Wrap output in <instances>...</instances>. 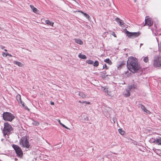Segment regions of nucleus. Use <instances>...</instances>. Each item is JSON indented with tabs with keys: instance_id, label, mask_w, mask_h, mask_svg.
I'll list each match as a JSON object with an SVG mask.
<instances>
[{
	"instance_id": "nucleus-1",
	"label": "nucleus",
	"mask_w": 161,
	"mask_h": 161,
	"mask_svg": "<svg viewBox=\"0 0 161 161\" xmlns=\"http://www.w3.org/2000/svg\"><path fill=\"white\" fill-rule=\"evenodd\" d=\"M127 66L128 69L133 73L138 72L142 69L137 59L132 56L128 58Z\"/></svg>"
},
{
	"instance_id": "nucleus-2",
	"label": "nucleus",
	"mask_w": 161,
	"mask_h": 161,
	"mask_svg": "<svg viewBox=\"0 0 161 161\" xmlns=\"http://www.w3.org/2000/svg\"><path fill=\"white\" fill-rule=\"evenodd\" d=\"M19 144L22 147H25L29 149L30 147V145L26 136H23L20 139Z\"/></svg>"
},
{
	"instance_id": "nucleus-3",
	"label": "nucleus",
	"mask_w": 161,
	"mask_h": 161,
	"mask_svg": "<svg viewBox=\"0 0 161 161\" xmlns=\"http://www.w3.org/2000/svg\"><path fill=\"white\" fill-rule=\"evenodd\" d=\"M3 115V119L6 121L11 122L15 118L14 116L9 112H4Z\"/></svg>"
},
{
	"instance_id": "nucleus-4",
	"label": "nucleus",
	"mask_w": 161,
	"mask_h": 161,
	"mask_svg": "<svg viewBox=\"0 0 161 161\" xmlns=\"http://www.w3.org/2000/svg\"><path fill=\"white\" fill-rule=\"evenodd\" d=\"M12 147L14 150L15 152L18 157L22 158L23 156V152L21 148L15 144H13Z\"/></svg>"
},
{
	"instance_id": "nucleus-5",
	"label": "nucleus",
	"mask_w": 161,
	"mask_h": 161,
	"mask_svg": "<svg viewBox=\"0 0 161 161\" xmlns=\"http://www.w3.org/2000/svg\"><path fill=\"white\" fill-rule=\"evenodd\" d=\"M12 130L13 128L8 123L6 122L4 124L3 133L4 135H8Z\"/></svg>"
},
{
	"instance_id": "nucleus-6",
	"label": "nucleus",
	"mask_w": 161,
	"mask_h": 161,
	"mask_svg": "<svg viewBox=\"0 0 161 161\" xmlns=\"http://www.w3.org/2000/svg\"><path fill=\"white\" fill-rule=\"evenodd\" d=\"M125 33L127 36L130 38H135L138 37L141 34V32L138 31L137 32H130L126 31Z\"/></svg>"
},
{
	"instance_id": "nucleus-7",
	"label": "nucleus",
	"mask_w": 161,
	"mask_h": 161,
	"mask_svg": "<svg viewBox=\"0 0 161 161\" xmlns=\"http://www.w3.org/2000/svg\"><path fill=\"white\" fill-rule=\"evenodd\" d=\"M153 65L155 67L161 68V57L157 56L155 58Z\"/></svg>"
},
{
	"instance_id": "nucleus-8",
	"label": "nucleus",
	"mask_w": 161,
	"mask_h": 161,
	"mask_svg": "<svg viewBox=\"0 0 161 161\" xmlns=\"http://www.w3.org/2000/svg\"><path fill=\"white\" fill-rule=\"evenodd\" d=\"M153 24V22L152 20V19L148 16H146L145 19V24L143 26H144L145 25H147L149 26H152Z\"/></svg>"
},
{
	"instance_id": "nucleus-9",
	"label": "nucleus",
	"mask_w": 161,
	"mask_h": 161,
	"mask_svg": "<svg viewBox=\"0 0 161 161\" xmlns=\"http://www.w3.org/2000/svg\"><path fill=\"white\" fill-rule=\"evenodd\" d=\"M150 141L155 144L161 146V137H158L155 139L152 138L150 139Z\"/></svg>"
},
{
	"instance_id": "nucleus-10",
	"label": "nucleus",
	"mask_w": 161,
	"mask_h": 161,
	"mask_svg": "<svg viewBox=\"0 0 161 161\" xmlns=\"http://www.w3.org/2000/svg\"><path fill=\"white\" fill-rule=\"evenodd\" d=\"M141 108L146 113L148 114H151V112L146 109L145 106L142 104H140Z\"/></svg>"
},
{
	"instance_id": "nucleus-11",
	"label": "nucleus",
	"mask_w": 161,
	"mask_h": 161,
	"mask_svg": "<svg viewBox=\"0 0 161 161\" xmlns=\"http://www.w3.org/2000/svg\"><path fill=\"white\" fill-rule=\"evenodd\" d=\"M115 20L120 26H122L124 25V21L119 18L117 17L115 18Z\"/></svg>"
},
{
	"instance_id": "nucleus-12",
	"label": "nucleus",
	"mask_w": 161,
	"mask_h": 161,
	"mask_svg": "<svg viewBox=\"0 0 161 161\" xmlns=\"http://www.w3.org/2000/svg\"><path fill=\"white\" fill-rule=\"evenodd\" d=\"M130 90L128 88L127 89L125 90V91L123 93L124 96L126 97H128L130 95Z\"/></svg>"
},
{
	"instance_id": "nucleus-13",
	"label": "nucleus",
	"mask_w": 161,
	"mask_h": 161,
	"mask_svg": "<svg viewBox=\"0 0 161 161\" xmlns=\"http://www.w3.org/2000/svg\"><path fill=\"white\" fill-rule=\"evenodd\" d=\"M128 88L130 90L137 89V86L136 84H133L128 86Z\"/></svg>"
},
{
	"instance_id": "nucleus-14",
	"label": "nucleus",
	"mask_w": 161,
	"mask_h": 161,
	"mask_svg": "<svg viewBox=\"0 0 161 161\" xmlns=\"http://www.w3.org/2000/svg\"><path fill=\"white\" fill-rule=\"evenodd\" d=\"M74 40L76 43L80 45H82L83 44V42L79 39H75Z\"/></svg>"
},
{
	"instance_id": "nucleus-15",
	"label": "nucleus",
	"mask_w": 161,
	"mask_h": 161,
	"mask_svg": "<svg viewBox=\"0 0 161 161\" xmlns=\"http://www.w3.org/2000/svg\"><path fill=\"white\" fill-rule=\"evenodd\" d=\"M78 12H80V13H81L82 14L84 15L85 16V17H86L88 19H89L90 18V16L88 14H87L85 13H84L82 11L80 10V11H78Z\"/></svg>"
},
{
	"instance_id": "nucleus-16",
	"label": "nucleus",
	"mask_w": 161,
	"mask_h": 161,
	"mask_svg": "<svg viewBox=\"0 0 161 161\" xmlns=\"http://www.w3.org/2000/svg\"><path fill=\"white\" fill-rule=\"evenodd\" d=\"M45 23L48 25H49L51 26H53L54 23L49 20H47L45 21Z\"/></svg>"
},
{
	"instance_id": "nucleus-17",
	"label": "nucleus",
	"mask_w": 161,
	"mask_h": 161,
	"mask_svg": "<svg viewBox=\"0 0 161 161\" xmlns=\"http://www.w3.org/2000/svg\"><path fill=\"white\" fill-rule=\"evenodd\" d=\"M16 99L19 103H22L21 96L20 95L18 94L16 96Z\"/></svg>"
},
{
	"instance_id": "nucleus-18",
	"label": "nucleus",
	"mask_w": 161,
	"mask_h": 161,
	"mask_svg": "<svg viewBox=\"0 0 161 161\" xmlns=\"http://www.w3.org/2000/svg\"><path fill=\"white\" fill-rule=\"evenodd\" d=\"M104 62L107 63L110 65H111L112 64V62L111 60H110L108 58H106V59L104 60Z\"/></svg>"
},
{
	"instance_id": "nucleus-19",
	"label": "nucleus",
	"mask_w": 161,
	"mask_h": 161,
	"mask_svg": "<svg viewBox=\"0 0 161 161\" xmlns=\"http://www.w3.org/2000/svg\"><path fill=\"white\" fill-rule=\"evenodd\" d=\"M14 63L15 64L18 65L19 66V67H22L23 65L22 64L21 62H19L14 61Z\"/></svg>"
},
{
	"instance_id": "nucleus-20",
	"label": "nucleus",
	"mask_w": 161,
	"mask_h": 161,
	"mask_svg": "<svg viewBox=\"0 0 161 161\" xmlns=\"http://www.w3.org/2000/svg\"><path fill=\"white\" fill-rule=\"evenodd\" d=\"M30 7L31 8V9L33 10V11L35 13H36V12L38 10L33 5H30Z\"/></svg>"
},
{
	"instance_id": "nucleus-21",
	"label": "nucleus",
	"mask_w": 161,
	"mask_h": 161,
	"mask_svg": "<svg viewBox=\"0 0 161 161\" xmlns=\"http://www.w3.org/2000/svg\"><path fill=\"white\" fill-rule=\"evenodd\" d=\"M79 96L81 97L82 98H85L86 97V95L82 92H79Z\"/></svg>"
},
{
	"instance_id": "nucleus-22",
	"label": "nucleus",
	"mask_w": 161,
	"mask_h": 161,
	"mask_svg": "<svg viewBox=\"0 0 161 161\" xmlns=\"http://www.w3.org/2000/svg\"><path fill=\"white\" fill-rule=\"evenodd\" d=\"M78 57L79 58L81 59H86V57L85 55H83L81 53L79 54Z\"/></svg>"
},
{
	"instance_id": "nucleus-23",
	"label": "nucleus",
	"mask_w": 161,
	"mask_h": 161,
	"mask_svg": "<svg viewBox=\"0 0 161 161\" xmlns=\"http://www.w3.org/2000/svg\"><path fill=\"white\" fill-rule=\"evenodd\" d=\"M104 92H107V94L109 95H111V94H110V92H109L108 90V88H104L103 89Z\"/></svg>"
},
{
	"instance_id": "nucleus-24",
	"label": "nucleus",
	"mask_w": 161,
	"mask_h": 161,
	"mask_svg": "<svg viewBox=\"0 0 161 161\" xmlns=\"http://www.w3.org/2000/svg\"><path fill=\"white\" fill-rule=\"evenodd\" d=\"M119 133L122 135H123L125 134V131L122 130V129H119L118 130Z\"/></svg>"
},
{
	"instance_id": "nucleus-25",
	"label": "nucleus",
	"mask_w": 161,
	"mask_h": 161,
	"mask_svg": "<svg viewBox=\"0 0 161 161\" xmlns=\"http://www.w3.org/2000/svg\"><path fill=\"white\" fill-rule=\"evenodd\" d=\"M143 61L145 63H147L149 61L148 58L147 56L143 58Z\"/></svg>"
},
{
	"instance_id": "nucleus-26",
	"label": "nucleus",
	"mask_w": 161,
	"mask_h": 161,
	"mask_svg": "<svg viewBox=\"0 0 161 161\" xmlns=\"http://www.w3.org/2000/svg\"><path fill=\"white\" fill-rule=\"evenodd\" d=\"M32 124L35 125L37 126L39 125V123L38 121L33 120L32 122Z\"/></svg>"
},
{
	"instance_id": "nucleus-27",
	"label": "nucleus",
	"mask_w": 161,
	"mask_h": 161,
	"mask_svg": "<svg viewBox=\"0 0 161 161\" xmlns=\"http://www.w3.org/2000/svg\"><path fill=\"white\" fill-rule=\"evenodd\" d=\"M86 62L88 64H93V61L92 60H88L86 61Z\"/></svg>"
},
{
	"instance_id": "nucleus-28",
	"label": "nucleus",
	"mask_w": 161,
	"mask_h": 161,
	"mask_svg": "<svg viewBox=\"0 0 161 161\" xmlns=\"http://www.w3.org/2000/svg\"><path fill=\"white\" fill-rule=\"evenodd\" d=\"M98 65H99V62L97 61H96L94 63L93 65L94 66L97 67L98 66Z\"/></svg>"
},
{
	"instance_id": "nucleus-29",
	"label": "nucleus",
	"mask_w": 161,
	"mask_h": 161,
	"mask_svg": "<svg viewBox=\"0 0 161 161\" xmlns=\"http://www.w3.org/2000/svg\"><path fill=\"white\" fill-rule=\"evenodd\" d=\"M125 64V63L124 62H123L122 63H121L118 67V68L119 69L121 68L122 66H123Z\"/></svg>"
},
{
	"instance_id": "nucleus-30",
	"label": "nucleus",
	"mask_w": 161,
	"mask_h": 161,
	"mask_svg": "<svg viewBox=\"0 0 161 161\" xmlns=\"http://www.w3.org/2000/svg\"><path fill=\"white\" fill-rule=\"evenodd\" d=\"M8 53L3 52L2 53V55L3 57H6L8 56Z\"/></svg>"
},
{
	"instance_id": "nucleus-31",
	"label": "nucleus",
	"mask_w": 161,
	"mask_h": 161,
	"mask_svg": "<svg viewBox=\"0 0 161 161\" xmlns=\"http://www.w3.org/2000/svg\"><path fill=\"white\" fill-rule=\"evenodd\" d=\"M103 69H108V67L107 65L106 64H105L103 66Z\"/></svg>"
},
{
	"instance_id": "nucleus-32",
	"label": "nucleus",
	"mask_w": 161,
	"mask_h": 161,
	"mask_svg": "<svg viewBox=\"0 0 161 161\" xmlns=\"http://www.w3.org/2000/svg\"><path fill=\"white\" fill-rule=\"evenodd\" d=\"M60 125H61L63 127H64L65 128L68 129V128L66 127V126H65L62 123H60Z\"/></svg>"
},
{
	"instance_id": "nucleus-33",
	"label": "nucleus",
	"mask_w": 161,
	"mask_h": 161,
	"mask_svg": "<svg viewBox=\"0 0 161 161\" xmlns=\"http://www.w3.org/2000/svg\"><path fill=\"white\" fill-rule=\"evenodd\" d=\"M112 35L113 36H114V37H116V34L115 33V32L114 31L112 32L111 33Z\"/></svg>"
},
{
	"instance_id": "nucleus-34",
	"label": "nucleus",
	"mask_w": 161,
	"mask_h": 161,
	"mask_svg": "<svg viewBox=\"0 0 161 161\" xmlns=\"http://www.w3.org/2000/svg\"><path fill=\"white\" fill-rule=\"evenodd\" d=\"M84 102L86 104H91V103L90 102H86H86Z\"/></svg>"
},
{
	"instance_id": "nucleus-35",
	"label": "nucleus",
	"mask_w": 161,
	"mask_h": 161,
	"mask_svg": "<svg viewBox=\"0 0 161 161\" xmlns=\"http://www.w3.org/2000/svg\"><path fill=\"white\" fill-rule=\"evenodd\" d=\"M5 47L3 46H1V48L2 49H3Z\"/></svg>"
},
{
	"instance_id": "nucleus-36",
	"label": "nucleus",
	"mask_w": 161,
	"mask_h": 161,
	"mask_svg": "<svg viewBox=\"0 0 161 161\" xmlns=\"http://www.w3.org/2000/svg\"><path fill=\"white\" fill-rule=\"evenodd\" d=\"M8 56H9L10 57H11L12 56V55L11 54H9L8 53Z\"/></svg>"
},
{
	"instance_id": "nucleus-37",
	"label": "nucleus",
	"mask_w": 161,
	"mask_h": 161,
	"mask_svg": "<svg viewBox=\"0 0 161 161\" xmlns=\"http://www.w3.org/2000/svg\"><path fill=\"white\" fill-rule=\"evenodd\" d=\"M59 122V123L60 124V123H61L60 122V120L59 119H58L57 120Z\"/></svg>"
},
{
	"instance_id": "nucleus-38",
	"label": "nucleus",
	"mask_w": 161,
	"mask_h": 161,
	"mask_svg": "<svg viewBox=\"0 0 161 161\" xmlns=\"http://www.w3.org/2000/svg\"><path fill=\"white\" fill-rule=\"evenodd\" d=\"M51 104L52 105H54V103L53 102H51Z\"/></svg>"
},
{
	"instance_id": "nucleus-39",
	"label": "nucleus",
	"mask_w": 161,
	"mask_h": 161,
	"mask_svg": "<svg viewBox=\"0 0 161 161\" xmlns=\"http://www.w3.org/2000/svg\"><path fill=\"white\" fill-rule=\"evenodd\" d=\"M4 50L5 51H6V52H7V49H5Z\"/></svg>"
},
{
	"instance_id": "nucleus-40",
	"label": "nucleus",
	"mask_w": 161,
	"mask_h": 161,
	"mask_svg": "<svg viewBox=\"0 0 161 161\" xmlns=\"http://www.w3.org/2000/svg\"><path fill=\"white\" fill-rule=\"evenodd\" d=\"M79 103H82V102H81L80 101H79Z\"/></svg>"
},
{
	"instance_id": "nucleus-41",
	"label": "nucleus",
	"mask_w": 161,
	"mask_h": 161,
	"mask_svg": "<svg viewBox=\"0 0 161 161\" xmlns=\"http://www.w3.org/2000/svg\"><path fill=\"white\" fill-rule=\"evenodd\" d=\"M85 101H83L82 102V103H85Z\"/></svg>"
},
{
	"instance_id": "nucleus-42",
	"label": "nucleus",
	"mask_w": 161,
	"mask_h": 161,
	"mask_svg": "<svg viewBox=\"0 0 161 161\" xmlns=\"http://www.w3.org/2000/svg\"><path fill=\"white\" fill-rule=\"evenodd\" d=\"M22 105H23V106H24V104H22Z\"/></svg>"
},
{
	"instance_id": "nucleus-43",
	"label": "nucleus",
	"mask_w": 161,
	"mask_h": 161,
	"mask_svg": "<svg viewBox=\"0 0 161 161\" xmlns=\"http://www.w3.org/2000/svg\"><path fill=\"white\" fill-rule=\"evenodd\" d=\"M0 29H1V27L0 26Z\"/></svg>"
},
{
	"instance_id": "nucleus-44",
	"label": "nucleus",
	"mask_w": 161,
	"mask_h": 161,
	"mask_svg": "<svg viewBox=\"0 0 161 161\" xmlns=\"http://www.w3.org/2000/svg\"><path fill=\"white\" fill-rule=\"evenodd\" d=\"M0 161H2L1 160V159H0Z\"/></svg>"
}]
</instances>
